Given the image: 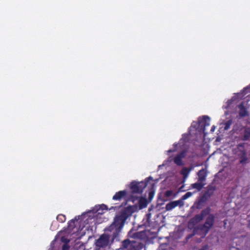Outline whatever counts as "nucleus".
Returning a JSON list of instances; mask_svg holds the SVG:
<instances>
[{
	"label": "nucleus",
	"instance_id": "nucleus-1",
	"mask_svg": "<svg viewBox=\"0 0 250 250\" xmlns=\"http://www.w3.org/2000/svg\"><path fill=\"white\" fill-rule=\"evenodd\" d=\"M204 139L201 137L197 141H191V134L185 133L178 143L173 145L172 147L167 151V154L172 156H205L208 153L204 152L203 155L198 154L199 150H201L204 146Z\"/></svg>",
	"mask_w": 250,
	"mask_h": 250
},
{
	"label": "nucleus",
	"instance_id": "nucleus-2",
	"mask_svg": "<svg viewBox=\"0 0 250 250\" xmlns=\"http://www.w3.org/2000/svg\"><path fill=\"white\" fill-rule=\"evenodd\" d=\"M126 218V215L124 213L116 216L114 222L108 228V230L112 233L114 238H116L121 231Z\"/></svg>",
	"mask_w": 250,
	"mask_h": 250
},
{
	"label": "nucleus",
	"instance_id": "nucleus-3",
	"mask_svg": "<svg viewBox=\"0 0 250 250\" xmlns=\"http://www.w3.org/2000/svg\"><path fill=\"white\" fill-rule=\"evenodd\" d=\"M214 221V216L212 214H209L206 219L205 223L203 225H200L197 229L194 230V234L198 233V230L201 231L200 235L205 236L208 232L210 229L213 226Z\"/></svg>",
	"mask_w": 250,
	"mask_h": 250
},
{
	"label": "nucleus",
	"instance_id": "nucleus-4",
	"mask_svg": "<svg viewBox=\"0 0 250 250\" xmlns=\"http://www.w3.org/2000/svg\"><path fill=\"white\" fill-rule=\"evenodd\" d=\"M152 181L151 177L146 179L145 181L141 182H133L131 185V189L133 193H139L142 192L147 185L148 181Z\"/></svg>",
	"mask_w": 250,
	"mask_h": 250
},
{
	"label": "nucleus",
	"instance_id": "nucleus-5",
	"mask_svg": "<svg viewBox=\"0 0 250 250\" xmlns=\"http://www.w3.org/2000/svg\"><path fill=\"white\" fill-rule=\"evenodd\" d=\"M210 119L208 116H203L202 118H199L198 120V127L196 128L198 130L200 134L202 135L204 134V137L206 135L205 130L206 127L209 125Z\"/></svg>",
	"mask_w": 250,
	"mask_h": 250
},
{
	"label": "nucleus",
	"instance_id": "nucleus-6",
	"mask_svg": "<svg viewBox=\"0 0 250 250\" xmlns=\"http://www.w3.org/2000/svg\"><path fill=\"white\" fill-rule=\"evenodd\" d=\"M109 243V237L105 234H103L96 241L95 243V250H104Z\"/></svg>",
	"mask_w": 250,
	"mask_h": 250
},
{
	"label": "nucleus",
	"instance_id": "nucleus-7",
	"mask_svg": "<svg viewBox=\"0 0 250 250\" xmlns=\"http://www.w3.org/2000/svg\"><path fill=\"white\" fill-rule=\"evenodd\" d=\"M249 145L243 143L239 144L235 148H233V152L237 156H246Z\"/></svg>",
	"mask_w": 250,
	"mask_h": 250
},
{
	"label": "nucleus",
	"instance_id": "nucleus-8",
	"mask_svg": "<svg viewBox=\"0 0 250 250\" xmlns=\"http://www.w3.org/2000/svg\"><path fill=\"white\" fill-rule=\"evenodd\" d=\"M210 212V209L208 208H207L201 212V214H198L196 215L194 217L192 218L189 222V227H193L195 224H197L199 222H200L201 220L203 219V218L207 215L209 214Z\"/></svg>",
	"mask_w": 250,
	"mask_h": 250
},
{
	"label": "nucleus",
	"instance_id": "nucleus-9",
	"mask_svg": "<svg viewBox=\"0 0 250 250\" xmlns=\"http://www.w3.org/2000/svg\"><path fill=\"white\" fill-rule=\"evenodd\" d=\"M106 210H107L106 206L105 205L102 204L96 206L93 208L92 211L93 213H97L98 214H102Z\"/></svg>",
	"mask_w": 250,
	"mask_h": 250
},
{
	"label": "nucleus",
	"instance_id": "nucleus-10",
	"mask_svg": "<svg viewBox=\"0 0 250 250\" xmlns=\"http://www.w3.org/2000/svg\"><path fill=\"white\" fill-rule=\"evenodd\" d=\"M198 180L199 181H202L204 183H205L206 180V176H207V170L206 168H203L199 171L198 173Z\"/></svg>",
	"mask_w": 250,
	"mask_h": 250
},
{
	"label": "nucleus",
	"instance_id": "nucleus-11",
	"mask_svg": "<svg viewBox=\"0 0 250 250\" xmlns=\"http://www.w3.org/2000/svg\"><path fill=\"white\" fill-rule=\"evenodd\" d=\"M239 115L241 117H245L248 114V111L244 106V104L242 103L239 105Z\"/></svg>",
	"mask_w": 250,
	"mask_h": 250
},
{
	"label": "nucleus",
	"instance_id": "nucleus-12",
	"mask_svg": "<svg viewBox=\"0 0 250 250\" xmlns=\"http://www.w3.org/2000/svg\"><path fill=\"white\" fill-rule=\"evenodd\" d=\"M250 138V128L246 127L244 129L241 135V139L243 141H248Z\"/></svg>",
	"mask_w": 250,
	"mask_h": 250
},
{
	"label": "nucleus",
	"instance_id": "nucleus-13",
	"mask_svg": "<svg viewBox=\"0 0 250 250\" xmlns=\"http://www.w3.org/2000/svg\"><path fill=\"white\" fill-rule=\"evenodd\" d=\"M206 185V183H204L199 180L194 184L191 185V187L193 188L197 189L198 191L200 190L203 187Z\"/></svg>",
	"mask_w": 250,
	"mask_h": 250
},
{
	"label": "nucleus",
	"instance_id": "nucleus-14",
	"mask_svg": "<svg viewBox=\"0 0 250 250\" xmlns=\"http://www.w3.org/2000/svg\"><path fill=\"white\" fill-rule=\"evenodd\" d=\"M193 167H191L189 168H186V167L183 168L182 170L181 171V174L183 176L184 182L187 178L190 172L191 171V170H192L193 169Z\"/></svg>",
	"mask_w": 250,
	"mask_h": 250
},
{
	"label": "nucleus",
	"instance_id": "nucleus-15",
	"mask_svg": "<svg viewBox=\"0 0 250 250\" xmlns=\"http://www.w3.org/2000/svg\"><path fill=\"white\" fill-rule=\"evenodd\" d=\"M126 194V192L125 190L120 191L117 193L115 195H114L113 197V199L115 200H120L121 198L124 197Z\"/></svg>",
	"mask_w": 250,
	"mask_h": 250
},
{
	"label": "nucleus",
	"instance_id": "nucleus-16",
	"mask_svg": "<svg viewBox=\"0 0 250 250\" xmlns=\"http://www.w3.org/2000/svg\"><path fill=\"white\" fill-rule=\"evenodd\" d=\"M147 204V200L144 198H141L139 200V208L140 209L145 208L146 207Z\"/></svg>",
	"mask_w": 250,
	"mask_h": 250
},
{
	"label": "nucleus",
	"instance_id": "nucleus-17",
	"mask_svg": "<svg viewBox=\"0 0 250 250\" xmlns=\"http://www.w3.org/2000/svg\"><path fill=\"white\" fill-rule=\"evenodd\" d=\"M250 191V188L249 186L244 187L241 190V193L242 196H243L244 197L247 196L249 197L250 195H249V194Z\"/></svg>",
	"mask_w": 250,
	"mask_h": 250
},
{
	"label": "nucleus",
	"instance_id": "nucleus-18",
	"mask_svg": "<svg viewBox=\"0 0 250 250\" xmlns=\"http://www.w3.org/2000/svg\"><path fill=\"white\" fill-rule=\"evenodd\" d=\"M176 207V205H175L174 201H172L166 205V209L167 210H170Z\"/></svg>",
	"mask_w": 250,
	"mask_h": 250
},
{
	"label": "nucleus",
	"instance_id": "nucleus-19",
	"mask_svg": "<svg viewBox=\"0 0 250 250\" xmlns=\"http://www.w3.org/2000/svg\"><path fill=\"white\" fill-rule=\"evenodd\" d=\"M232 120H229L228 121H227L225 123V126H224V129L225 130H228L231 125H232Z\"/></svg>",
	"mask_w": 250,
	"mask_h": 250
},
{
	"label": "nucleus",
	"instance_id": "nucleus-20",
	"mask_svg": "<svg viewBox=\"0 0 250 250\" xmlns=\"http://www.w3.org/2000/svg\"><path fill=\"white\" fill-rule=\"evenodd\" d=\"M173 161L177 165L181 166L183 165L181 157H174Z\"/></svg>",
	"mask_w": 250,
	"mask_h": 250
},
{
	"label": "nucleus",
	"instance_id": "nucleus-21",
	"mask_svg": "<svg viewBox=\"0 0 250 250\" xmlns=\"http://www.w3.org/2000/svg\"><path fill=\"white\" fill-rule=\"evenodd\" d=\"M131 244L130 241L129 240H125L122 243V247L123 248H128Z\"/></svg>",
	"mask_w": 250,
	"mask_h": 250
},
{
	"label": "nucleus",
	"instance_id": "nucleus-22",
	"mask_svg": "<svg viewBox=\"0 0 250 250\" xmlns=\"http://www.w3.org/2000/svg\"><path fill=\"white\" fill-rule=\"evenodd\" d=\"M214 189L213 187H208V188L207 191L205 193V196H210L213 193Z\"/></svg>",
	"mask_w": 250,
	"mask_h": 250
},
{
	"label": "nucleus",
	"instance_id": "nucleus-23",
	"mask_svg": "<svg viewBox=\"0 0 250 250\" xmlns=\"http://www.w3.org/2000/svg\"><path fill=\"white\" fill-rule=\"evenodd\" d=\"M184 200H182V198L180 200L175 201L174 202L175 205H176V207L179 206L180 207H182L184 205V203L183 202Z\"/></svg>",
	"mask_w": 250,
	"mask_h": 250
},
{
	"label": "nucleus",
	"instance_id": "nucleus-24",
	"mask_svg": "<svg viewBox=\"0 0 250 250\" xmlns=\"http://www.w3.org/2000/svg\"><path fill=\"white\" fill-rule=\"evenodd\" d=\"M57 219L61 222H63L65 220V217L62 214H60L57 216Z\"/></svg>",
	"mask_w": 250,
	"mask_h": 250
},
{
	"label": "nucleus",
	"instance_id": "nucleus-25",
	"mask_svg": "<svg viewBox=\"0 0 250 250\" xmlns=\"http://www.w3.org/2000/svg\"><path fill=\"white\" fill-rule=\"evenodd\" d=\"M192 195V193L191 192H188L187 193H186L184 195H183L182 198V200H186L187 199H188V198L190 197V196H191Z\"/></svg>",
	"mask_w": 250,
	"mask_h": 250
},
{
	"label": "nucleus",
	"instance_id": "nucleus-26",
	"mask_svg": "<svg viewBox=\"0 0 250 250\" xmlns=\"http://www.w3.org/2000/svg\"><path fill=\"white\" fill-rule=\"evenodd\" d=\"M173 194V192L172 190H167L165 193V196L167 197H169Z\"/></svg>",
	"mask_w": 250,
	"mask_h": 250
},
{
	"label": "nucleus",
	"instance_id": "nucleus-27",
	"mask_svg": "<svg viewBox=\"0 0 250 250\" xmlns=\"http://www.w3.org/2000/svg\"><path fill=\"white\" fill-rule=\"evenodd\" d=\"M61 241L64 244H67L69 242V240L63 236L61 238Z\"/></svg>",
	"mask_w": 250,
	"mask_h": 250
},
{
	"label": "nucleus",
	"instance_id": "nucleus-28",
	"mask_svg": "<svg viewBox=\"0 0 250 250\" xmlns=\"http://www.w3.org/2000/svg\"><path fill=\"white\" fill-rule=\"evenodd\" d=\"M75 220L77 221V219L76 218H75L74 220H71V221L69 223L68 227L70 229H71V228H73V224L74 223V222Z\"/></svg>",
	"mask_w": 250,
	"mask_h": 250
},
{
	"label": "nucleus",
	"instance_id": "nucleus-29",
	"mask_svg": "<svg viewBox=\"0 0 250 250\" xmlns=\"http://www.w3.org/2000/svg\"><path fill=\"white\" fill-rule=\"evenodd\" d=\"M69 246L67 244H64L62 247V250H69Z\"/></svg>",
	"mask_w": 250,
	"mask_h": 250
},
{
	"label": "nucleus",
	"instance_id": "nucleus-30",
	"mask_svg": "<svg viewBox=\"0 0 250 250\" xmlns=\"http://www.w3.org/2000/svg\"><path fill=\"white\" fill-rule=\"evenodd\" d=\"M246 161V157H243L242 159L240 160V162L242 164H243Z\"/></svg>",
	"mask_w": 250,
	"mask_h": 250
},
{
	"label": "nucleus",
	"instance_id": "nucleus-31",
	"mask_svg": "<svg viewBox=\"0 0 250 250\" xmlns=\"http://www.w3.org/2000/svg\"><path fill=\"white\" fill-rule=\"evenodd\" d=\"M208 250V247L207 246H205L200 250Z\"/></svg>",
	"mask_w": 250,
	"mask_h": 250
},
{
	"label": "nucleus",
	"instance_id": "nucleus-32",
	"mask_svg": "<svg viewBox=\"0 0 250 250\" xmlns=\"http://www.w3.org/2000/svg\"><path fill=\"white\" fill-rule=\"evenodd\" d=\"M214 129H215V126H212V127H211V131H212V132L214 131Z\"/></svg>",
	"mask_w": 250,
	"mask_h": 250
},
{
	"label": "nucleus",
	"instance_id": "nucleus-33",
	"mask_svg": "<svg viewBox=\"0 0 250 250\" xmlns=\"http://www.w3.org/2000/svg\"><path fill=\"white\" fill-rule=\"evenodd\" d=\"M230 250H239L236 248L233 247V248H232Z\"/></svg>",
	"mask_w": 250,
	"mask_h": 250
}]
</instances>
